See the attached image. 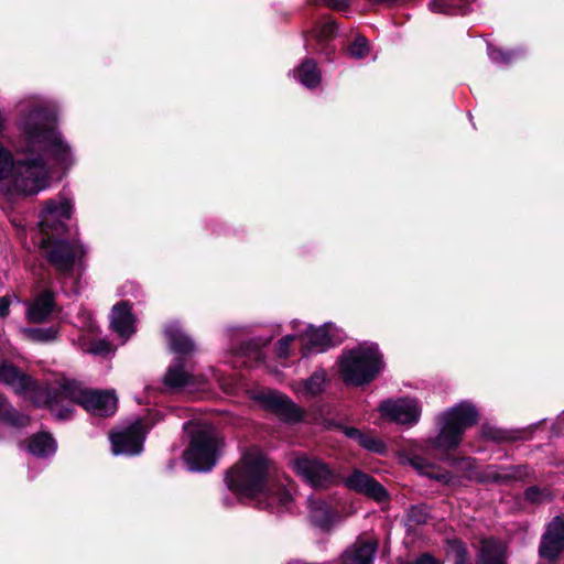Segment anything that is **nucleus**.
<instances>
[{"label":"nucleus","mask_w":564,"mask_h":564,"mask_svg":"<svg viewBox=\"0 0 564 564\" xmlns=\"http://www.w3.org/2000/svg\"><path fill=\"white\" fill-rule=\"evenodd\" d=\"M23 159L0 143V188L8 195H34L48 186V162L70 164L73 153L56 129L55 107L46 100L26 106L19 119Z\"/></svg>","instance_id":"1"},{"label":"nucleus","mask_w":564,"mask_h":564,"mask_svg":"<svg viewBox=\"0 0 564 564\" xmlns=\"http://www.w3.org/2000/svg\"><path fill=\"white\" fill-rule=\"evenodd\" d=\"M488 54L490 59L496 64H509L513 62L517 57V53L513 51L503 52L500 48H495L489 46Z\"/></svg>","instance_id":"32"},{"label":"nucleus","mask_w":564,"mask_h":564,"mask_svg":"<svg viewBox=\"0 0 564 564\" xmlns=\"http://www.w3.org/2000/svg\"><path fill=\"white\" fill-rule=\"evenodd\" d=\"M507 546L496 539H484L481 541L478 564H506Z\"/></svg>","instance_id":"21"},{"label":"nucleus","mask_w":564,"mask_h":564,"mask_svg":"<svg viewBox=\"0 0 564 564\" xmlns=\"http://www.w3.org/2000/svg\"><path fill=\"white\" fill-rule=\"evenodd\" d=\"M345 434L350 437V438H354L356 440L358 443L362 436V432H360L359 430L357 429H354V427H349V429H346L345 431Z\"/></svg>","instance_id":"42"},{"label":"nucleus","mask_w":564,"mask_h":564,"mask_svg":"<svg viewBox=\"0 0 564 564\" xmlns=\"http://www.w3.org/2000/svg\"><path fill=\"white\" fill-rule=\"evenodd\" d=\"M6 115L2 110H0V134L2 133L3 129H4V124H6Z\"/></svg>","instance_id":"43"},{"label":"nucleus","mask_w":564,"mask_h":564,"mask_svg":"<svg viewBox=\"0 0 564 564\" xmlns=\"http://www.w3.org/2000/svg\"><path fill=\"white\" fill-rule=\"evenodd\" d=\"M0 422L10 426L20 427L29 423V417L17 412L8 402L7 398L0 393Z\"/></svg>","instance_id":"26"},{"label":"nucleus","mask_w":564,"mask_h":564,"mask_svg":"<svg viewBox=\"0 0 564 564\" xmlns=\"http://www.w3.org/2000/svg\"><path fill=\"white\" fill-rule=\"evenodd\" d=\"M295 324L303 355L322 352L333 345L329 325L315 328L301 322Z\"/></svg>","instance_id":"12"},{"label":"nucleus","mask_w":564,"mask_h":564,"mask_svg":"<svg viewBox=\"0 0 564 564\" xmlns=\"http://www.w3.org/2000/svg\"><path fill=\"white\" fill-rule=\"evenodd\" d=\"M221 388H224V391L230 392L229 389L225 388V384H221Z\"/></svg>","instance_id":"45"},{"label":"nucleus","mask_w":564,"mask_h":564,"mask_svg":"<svg viewBox=\"0 0 564 564\" xmlns=\"http://www.w3.org/2000/svg\"><path fill=\"white\" fill-rule=\"evenodd\" d=\"M524 498L530 503H542L551 499V492L547 489L530 487L524 492Z\"/></svg>","instance_id":"33"},{"label":"nucleus","mask_w":564,"mask_h":564,"mask_svg":"<svg viewBox=\"0 0 564 564\" xmlns=\"http://www.w3.org/2000/svg\"><path fill=\"white\" fill-rule=\"evenodd\" d=\"M336 31V25L335 23L332 21V22H327L326 24H324L319 31V36L322 37H329L332 36Z\"/></svg>","instance_id":"39"},{"label":"nucleus","mask_w":564,"mask_h":564,"mask_svg":"<svg viewBox=\"0 0 564 564\" xmlns=\"http://www.w3.org/2000/svg\"><path fill=\"white\" fill-rule=\"evenodd\" d=\"M381 415L399 424H414L421 415V408L416 400L402 398L386 400L379 405Z\"/></svg>","instance_id":"11"},{"label":"nucleus","mask_w":564,"mask_h":564,"mask_svg":"<svg viewBox=\"0 0 564 564\" xmlns=\"http://www.w3.org/2000/svg\"><path fill=\"white\" fill-rule=\"evenodd\" d=\"M382 368V355L375 343H364L347 349L338 360L340 378L348 386L358 387L371 382Z\"/></svg>","instance_id":"5"},{"label":"nucleus","mask_w":564,"mask_h":564,"mask_svg":"<svg viewBox=\"0 0 564 564\" xmlns=\"http://www.w3.org/2000/svg\"><path fill=\"white\" fill-rule=\"evenodd\" d=\"M294 333L291 335H286L282 337L278 343V355L281 358H286L290 355V346L295 340L299 339L296 324L293 325Z\"/></svg>","instance_id":"34"},{"label":"nucleus","mask_w":564,"mask_h":564,"mask_svg":"<svg viewBox=\"0 0 564 564\" xmlns=\"http://www.w3.org/2000/svg\"><path fill=\"white\" fill-rule=\"evenodd\" d=\"M191 442L184 453V462L192 471L210 470L217 459L220 441L215 430L207 424L189 427Z\"/></svg>","instance_id":"7"},{"label":"nucleus","mask_w":564,"mask_h":564,"mask_svg":"<svg viewBox=\"0 0 564 564\" xmlns=\"http://www.w3.org/2000/svg\"><path fill=\"white\" fill-rule=\"evenodd\" d=\"M73 204L65 197L51 199L40 214V246L50 264L59 273L69 274L80 267L86 250L78 239H56L64 231V220L72 215Z\"/></svg>","instance_id":"3"},{"label":"nucleus","mask_w":564,"mask_h":564,"mask_svg":"<svg viewBox=\"0 0 564 564\" xmlns=\"http://www.w3.org/2000/svg\"><path fill=\"white\" fill-rule=\"evenodd\" d=\"M11 303V296L6 295L0 297V318H6L9 315V308Z\"/></svg>","instance_id":"37"},{"label":"nucleus","mask_w":564,"mask_h":564,"mask_svg":"<svg viewBox=\"0 0 564 564\" xmlns=\"http://www.w3.org/2000/svg\"><path fill=\"white\" fill-rule=\"evenodd\" d=\"M411 465L421 474L429 476L430 478L436 479L443 484H449L452 476L438 468H435L430 463L425 462L421 457H414L411 459Z\"/></svg>","instance_id":"27"},{"label":"nucleus","mask_w":564,"mask_h":564,"mask_svg":"<svg viewBox=\"0 0 564 564\" xmlns=\"http://www.w3.org/2000/svg\"><path fill=\"white\" fill-rule=\"evenodd\" d=\"M348 53L355 58H365L369 53V47L366 37L358 35L355 41L348 46Z\"/></svg>","instance_id":"31"},{"label":"nucleus","mask_w":564,"mask_h":564,"mask_svg":"<svg viewBox=\"0 0 564 564\" xmlns=\"http://www.w3.org/2000/svg\"><path fill=\"white\" fill-rule=\"evenodd\" d=\"M164 383L172 389L191 388L196 386V379L184 369L182 361L177 359L169 367Z\"/></svg>","instance_id":"23"},{"label":"nucleus","mask_w":564,"mask_h":564,"mask_svg":"<svg viewBox=\"0 0 564 564\" xmlns=\"http://www.w3.org/2000/svg\"><path fill=\"white\" fill-rule=\"evenodd\" d=\"M0 383L6 384L17 394L29 398L39 406H48V400L53 394V388L50 390L39 388L31 377L2 358H0Z\"/></svg>","instance_id":"8"},{"label":"nucleus","mask_w":564,"mask_h":564,"mask_svg":"<svg viewBox=\"0 0 564 564\" xmlns=\"http://www.w3.org/2000/svg\"><path fill=\"white\" fill-rule=\"evenodd\" d=\"M135 318L127 302H120L112 307L110 325L112 330L126 341L134 332Z\"/></svg>","instance_id":"17"},{"label":"nucleus","mask_w":564,"mask_h":564,"mask_svg":"<svg viewBox=\"0 0 564 564\" xmlns=\"http://www.w3.org/2000/svg\"><path fill=\"white\" fill-rule=\"evenodd\" d=\"M409 564H442L440 561L435 560L430 554H423L419 556L416 560L410 562Z\"/></svg>","instance_id":"38"},{"label":"nucleus","mask_w":564,"mask_h":564,"mask_svg":"<svg viewBox=\"0 0 564 564\" xmlns=\"http://www.w3.org/2000/svg\"><path fill=\"white\" fill-rule=\"evenodd\" d=\"M429 519V511L424 506L412 507L408 512V520L410 523L422 524Z\"/></svg>","instance_id":"36"},{"label":"nucleus","mask_w":564,"mask_h":564,"mask_svg":"<svg viewBox=\"0 0 564 564\" xmlns=\"http://www.w3.org/2000/svg\"><path fill=\"white\" fill-rule=\"evenodd\" d=\"M326 4L335 10H345L348 7L347 0H325Z\"/></svg>","instance_id":"40"},{"label":"nucleus","mask_w":564,"mask_h":564,"mask_svg":"<svg viewBox=\"0 0 564 564\" xmlns=\"http://www.w3.org/2000/svg\"><path fill=\"white\" fill-rule=\"evenodd\" d=\"M74 404L95 415L108 416L117 409V398L112 391L87 390L79 382L64 378L53 388L48 409L54 416L65 420L70 416Z\"/></svg>","instance_id":"4"},{"label":"nucleus","mask_w":564,"mask_h":564,"mask_svg":"<svg viewBox=\"0 0 564 564\" xmlns=\"http://www.w3.org/2000/svg\"><path fill=\"white\" fill-rule=\"evenodd\" d=\"M447 553L454 558L455 564H469L468 553L462 541H448Z\"/></svg>","instance_id":"28"},{"label":"nucleus","mask_w":564,"mask_h":564,"mask_svg":"<svg viewBox=\"0 0 564 564\" xmlns=\"http://www.w3.org/2000/svg\"><path fill=\"white\" fill-rule=\"evenodd\" d=\"M344 484L348 489L362 494L378 502H383L388 499V492L383 486L360 470H354L349 476L345 477Z\"/></svg>","instance_id":"15"},{"label":"nucleus","mask_w":564,"mask_h":564,"mask_svg":"<svg viewBox=\"0 0 564 564\" xmlns=\"http://www.w3.org/2000/svg\"><path fill=\"white\" fill-rule=\"evenodd\" d=\"M294 77L306 88H315L321 83V73L313 59H305L294 72Z\"/></svg>","instance_id":"25"},{"label":"nucleus","mask_w":564,"mask_h":564,"mask_svg":"<svg viewBox=\"0 0 564 564\" xmlns=\"http://www.w3.org/2000/svg\"><path fill=\"white\" fill-rule=\"evenodd\" d=\"M308 508L312 521L321 528H329L340 518L336 507L319 497H311Z\"/></svg>","instance_id":"18"},{"label":"nucleus","mask_w":564,"mask_h":564,"mask_svg":"<svg viewBox=\"0 0 564 564\" xmlns=\"http://www.w3.org/2000/svg\"><path fill=\"white\" fill-rule=\"evenodd\" d=\"M25 336L35 341H48L55 338L56 330L53 327L47 328H25Z\"/></svg>","instance_id":"30"},{"label":"nucleus","mask_w":564,"mask_h":564,"mask_svg":"<svg viewBox=\"0 0 564 564\" xmlns=\"http://www.w3.org/2000/svg\"><path fill=\"white\" fill-rule=\"evenodd\" d=\"M164 333L171 350L175 354L186 355L194 350L193 340L184 334L178 324H169L165 327Z\"/></svg>","instance_id":"22"},{"label":"nucleus","mask_w":564,"mask_h":564,"mask_svg":"<svg viewBox=\"0 0 564 564\" xmlns=\"http://www.w3.org/2000/svg\"><path fill=\"white\" fill-rule=\"evenodd\" d=\"M82 350L93 355L100 356H106L112 352L111 345L104 339H97L90 343H83Z\"/></svg>","instance_id":"29"},{"label":"nucleus","mask_w":564,"mask_h":564,"mask_svg":"<svg viewBox=\"0 0 564 564\" xmlns=\"http://www.w3.org/2000/svg\"><path fill=\"white\" fill-rule=\"evenodd\" d=\"M56 443L47 433L32 436L28 443L29 452L37 457H47L56 452Z\"/></svg>","instance_id":"24"},{"label":"nucleus","mask_w":564,"mask_h":564,"mask_svg":"<svg viewBox=\"0 0 564 564\" xmlns=\"http://www.w3.org/2000/svg\"><path fill=\"white\" fill-rule=\"evenodd\" d=\"M378 542L375 539L358 538L341 557V564H372Z\"/></svg>","instance_id":"16"},{"label":"nucleus","mask_w":564,"mask_h":564,"mask_svg":"<svg viewBox=\"0 0 564 564\" xmlns=\"http://www.w3.org/2000/svg\"><path fill=\"white\" fill-rule=\"evenodd\" d=\"M226 482L229 490L241 498L258 499L270 510H286L292 502L291 492L283 485L274 484L270 478L269 464L258 449L243 454L240 462L231 468Z\"/></svg>","instance_id":"2"},{"label":"nucleus","mask_w":564,"mask_h":564,"mask_svg":"<svg viewBox=\"0 0 564 564\" xmlns=\"http://www.w3.org/2000/svg\"><path fill=\"white\" fill-rule=\"evenodd\" d=\"M290 465L293 471L314 489H327L337 482L336 473L315 456L296 454Z\"/></svg>","instance_id":"9"},{"label":"nucleus","mask_w":564,"mask_h":564,"mask_svg":"<svg viewBox=\"0 0 564 564\" xmlns=\"http://www.w3.org/2000/svg\"><path fill=\"white\" fill-rule=\"evenodd\" d=\"M430 8L434 12H448L444 0H433V1H431Z\"/></svg>","instance_id":"41"},{"label":"nucleus","mask_w":564,"mask_h":564,"mask_svg":"<svg viewBox=\"0 0 564 564\" xmlns=\"http://www.w3.org/2000/svg\"><path fill=\"white\" fill-rule=\"evenodd\" d=\"M143 421L134 420L130 425L110 434L111 449L115 455H138L143 449L145 438Z\"/></svg>","instance_id":"10"},{"label":"nucleus","mask_w":564,"mask_h":564,"mask_svg":"<svg viewBox=\"0 0 564 564\" xmlns=\"http://www.w3.org/2000/svg\"><path fill=\"white\" fill-rule=\"evenodd\" d=\"M564 549V520L555 517L546 527L540 544V556L547 561L555 560Z\"/></svg>","instance_id":"13"},{"label":"nucleus","mask_w":564,"mask_h":564,"mask_svg":"<svg viewBox=\"0 0 564 564\" xmlns=\"http://www.w3.org/2000/svg\"><path fill=\"white\" fill-rule=\"evenodd\" d=\"M221 388H224V391L230 392L229 389L225 388V384H221Z\"/></svg>","instance_id":"44"},{"label":"nucleus","mask_w":564,"mask_h":564,"mask_svg":"<svg viewBox=\"0 0 564 564\" xmlns=\"http://www.w3.org/2000/svg\"><path fill=\"white\" fill-rule=\"evenodd\" d=\"M54 297L50 291L40 293L35 299L28 303L26 316L32 323L44 322L53 312Z\"/></svg>","instance_id":"19"},{"label":"nucleus","mask_w":564,"mask_h":564,"mask_svg":"<svg viewBox=\"0 0 564 564\" xmlns=\"http://www.w3.org/2000/svg\"><path fill=\"white\" fill-rule=\"evenodd\" d=\"M326 381V372L323 369H318L310 378L294 381L291 387L299 397L310 398L322 393Z\"/></svg>","instance_id":"20"},{"label":"nucleus","mask_w":564,"mask_h":564,"mask_svg":"<svg viewBox=\"0 0 564 564\" xmlns=\"http://www.w3.org/2000/svg\"><path fill=\"white\" fill-rule=\"evenodd\" d=\"M477 422V411L468 402H462L440 416L441 431L434 438L427 441L430 448L441 452L455 449L465 430Z\"/></svg>","instance_id":"6"},{"label":"nucleus","mask_w":564,"mask_h":564,"mask_svg":"<svg viewBox=\"0 0 564 564\" xmlns=\"http://www.w3.org/2000/svg\"><path fill=\"white\" fill-rule=\"evenodd\" d=\"M359 444L366 449L373 453H382L384 451L383 443L371 434H362Z\"/></svg>","instance_id":"35"},{"label":"nucleus","mask_w":564,"mask_h":564,"mask_svg":"<svg viewBox=\"0 0 564 564\" xmlns=\"http://www.w3.org/2000/svg\"><path fill=\"white\" fill-rule=\"evenodd\" d=\"M258 400L261 401L267 409L275 413L281 420L297 421L301 419V410L296 404L286 395L278 391L269 390L260 392Z\"/></svg>","instance_id":"14"}]
</instances>
